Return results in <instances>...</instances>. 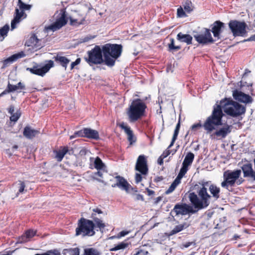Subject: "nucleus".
I'll return each instance as SVG.
<instances>
[{
  "label": "nucleus",
  "instance_id": "423d86ee",
  "mask_svg": "<svg viewBox=\"0 0 255 255\" xmlns=\"http://www.w3.org/2000/svg\"><path fill=\"white\" fill-rule=\"evenodd\" d=\"M147 106L145 102L141 99L132 100L127 111L128 120L135 122L141 119L145 115Z\"/></svg>",
  "mask_w": 255,
  "mask_h": 255
},
{
  "label": "nucleus",
  "instance_id": "4d7b16f0",
  "mask_svg": "<svg viewBox=\"0 0 255 255\" xmlns=\"http://www.w3.org/2000/svg\"><path fill=\"white\" fill-rule=\"evenodd\" d=\"M87 152L88 150L86 148H83L80 151L79 154L80 155H85Z\"/></svg>",
  "mask_w": 255,
  "mask_h": 255
},
{
  "label": "nucleus",
  "instance_id": "f704fd0d",
  "mask_svg": "<svg viewBox=\"0 0 255 255\" xmlns=\"http://www.w3.org/2000/svg\"><path fill=\"white\" fill-rule=\"evenodd\" d=\"M18 191L16 194V196L18 197L20 194L24 193V189L26 187L24 181L18 180Z\"/></svg>",
  "mask_w": 255,
  "mask_h": 255
},
{
  "label": "nucleus",
  "instance_id": "338daca9",
  "mask_svg": "<svg viewBox=\"0 0 255 255\" xmlns=\"http://www.w3.org/2000/svg\"><path fill=\"white\" fill-rule=\"evenodd\" d=\"M12 149H17L18 148V146L17 145H14L12 147Z\"/></svg>",
  "mask_w": 255,
  "mask_h": 255
},
{
  "label": "nucleus",
  "instance_id": "49530a36",
  "mask_svg": "<svg viewBox=\"0 0 255 255\" xmlns=\"http://www.w3.org/2000/svg\"><path fill=\"white\" fill-rule=\"evenodd\" d=\"M171 153V150L169 148H167L165 150H164L162 154L161 155V157L162 158H165L167 157Z\"/></svg>",
  "mask_w": 255,
  "mask_h": 255
},
{
  "label": "nucleus",
  "instance_id": "f3484780",
  "mask_svg": "<svg viewBox=\"0 0 255 255\" xmlns=\"http://www.w3.org/2000/svg\"><path fill=\"white\" fill-rule=\"evenodd\" d=\"M115 178L116 180V182L112 185V187H118L126 191L129 190L130 185L123 177L118 175L116 176Z\"/></svg>",
  "mask_w": 255,
  "mask_h": 255
},
{
  "label": "nucleus",
  "instance_id": "5701e85b",
  "mask_svg": "<svg viewBox=\"0 0 255 255\" xmlns=\"http://www.w3.org/2000/svg\"><path fill=\"white\" fill-rule=\"evenodd\" d=\"M36 232L33 230L26 231L24 234L19 238L18 242L19 243H26L36 235Z\"/></svg>",
  "mask_w": 255,
  "mask_h": 255
},
{
  "label": "nucleus",
  "instance_id": "2f4dec72",
  "mask_svg": "<svg viewBox=\"0 0 255 255\" xmlns=\"http://www.w3.org/2000/svg\"><path fill=\"white\" fill-rule=\"evenodd\" d=\"M206 122V121H205V122L204 123V124L202 125L201 122H200L199 123H196V124H195L194 125H193L190 129L191 130V131H193V132H196V131H197L199 129H200V128H201L202 127H203V128H204V129L206 130V132L207 133H210L212 131H208L205 128V127H204V125H205V123Z\"/></svg>",
  "mask_w": 255,
  "mask_h": 255
},
{
  "label": "nucleus",
  "instance_id": "5fc2aeb1",
  "mask_svg": "<svg viewBox=\"0 0 255 255\" xmlns=\"http://www.w3.org/2000/svg\"><path fill=\"white\" fill-rule=\"evenodd\" d=\"M146 191L148 196H152L155 194V192L154 191L150 190L147 188L146 189Z\"/></svg>",
  "mask_w": 255,
  "mask_h": 255
},
{
  "label": "nucleus",
  "instance_id": "dca6fc26",
  "mask_svg": "<svg viewBox=\"0 0 255 255\" xmlns=\"http://www.w3.org/2000/svg\"><path fill=\"white\" fill-rule=\"evenodd\" d=\"M233 97L235 100L246 104L251 103L253 101V98L250 95L238 90L233 91Z\"/></svg>",
  "mask_w": 255,
  "mask_h": 255
},
{
  "label": "nucleus",
  "instance_id": "a878e982",
  "mask_svg": "<svg viewBox=\"0 0 255 255\" xmlns=\"http://www.w3.org/2000/svg\"><path fill=\"white\" fill-rule=\"evenodd\" d=\"M38 133V130L32 129L29 127L26 126L24 128L23 134L27 138L32 139Z\"/></svg>",
  "mask_w": 255,
  "mask_h": 255
},
{
  "label": "nucleus",
  "instance_id": "7c9ffc66",
  "mask_svg": "<svg viewBox=\"0 0 255 255\" xmlns=\"http://www.w3.org/2000/svg\"><path fill=\"white\" fill-rule=\"evenodd\" d=\"M83 255H100V253L95 248H87L84 250Z\"/></svg>",
  "mask_w": 255,
  "mask_h": 255
},
{
  "label": "nucleus",
  "instance_id": "052dcab7",
  "mask_svg": "<svg viewBox=\"0 0 255 255\" xmlns=\"http://www.w3.org/2000/svg\"><path fill=\"white\" fill-rule=\"evenodd\" d=\"M163 179V178L162 176H157L154 178V181L155 182H158L159 181H161Z\"/></svg>",
  "mask_w": 255,
  "mask_h": 255
},
{
  "label": "nucleus",
  "instance_id": "1a4fd4ad",
  "mask_svg": "<svg viewBox=\"0 0 255 255\" xmlns=\"http://www.w3.org/2000/svg\"><path fill=\"white\" fill-rule=\"evenodd\" d=\"M241 170L237 169L234 171L227 170L223 174L224 181L221 185L223 188L228 189L229 187H234L236 181L241 175Z\"/></svg>",
  "mask_w": 255,
  "mask_h": 255
},
{
  "label": "nucleus",
  "instance_id": "de8ad7c7",
  "mask_svg": "<svg viewBox=\"0 0 255 255\" xmlns=\"http://www.w3.org/2000/svg\"><path fill=\"white\" fill-rule=\"evenodd\" d=\"M129 233V231H122L119 233L116 237V238L120 239L123 237H124L128 235Z\"/></svg>",
  "mask_w": 255,
  "mask_h": 255
},
{
  "label": "nucleus",
  "instance_id": "9d476101",
  "mask_svg": "<svg viewBox=\"0 0 255 255\" xmlns=\"http://www.w3.org/2000/svg\"><path fill=\"white\" fill-rule=\"evenodd\" d=\"M229 27L234 37H244L247 34V24L245 21L231 20L228 23Z\"/></svg>",
  "mask_w": 255,
  "mask_h": 255
},
{
  "label": "nucleus",
  "instance_id": "4be33fe9",
  "mask_svg": "<svg viewBox=\"0 0 255 255\" xmlns=\"http://www.w3.org/2000/svg\"><path fill=\"white\" fill-rule=\"evenodd\" d=\"M53 59L65 69L67 68L70 62V60L66 57L62 55L61 52L57 53L56 55L53 57Z\"/></svg>",
  "mask_w": 255,
  "mask_h": 255
},
{
  "label": "nucleus",
  "instance_id": "412c9836",
  "mask_svg": "<svg viewBox=\"0 0 255 255\" xmlns=\"http://www.w3.org/2000/svg\"><path fill=\"white\" fill-rule=\"evenodd\" d=\"M7 112L11 115L9 118L10 121L14 123L17 122L21 115L20 109L17 110L16 112L14 113V106L13 105H10L8 107Z\"/></svg>",
  "mask_w": 255,
  "mask_h": 255
},
{
  "label": "nucleus",
  "instance_id": "3c124183",
  "mask_svg": "<svg viewBox=\"0 0 255 255\" xmlns=\"http://www.w3.org/2000/svg\"><path fill=\"white\" fill-rule=\"evenodd\" d=\"M193 244V242H190L184 243V244H183L182 245V248H181L182 249L187 248L189 247H190Z\"/></svg>",
  "mask_w": 255,
  "mask_h": 255
},
{
  "label": "nucleus",
  "instance_id": "a19ab883",
  "mask_svg": "<svg viewBox=\"0 0 255 255\" xmlns=\"http://www.w3.org/2000/svg\"><path fill=\"white\" fill-rule=\"evenodd\" d=\"M9 27L8 25H5L0 28V35L4 37L7 35Z\"/></svg>",
  "mask_w": 255,
  "mask_h": 255
},
{
  "label": "nucleus",
  "instance_id": "39448f33",
  "mask_svg": "<svg viewBox=\"0 0 255 255\" xmlns=\"http://www.w3.org/2000/svg\"><path fill=\"white\" fill-rule=\"evenodd\" d=\"M225 27L224 23L220 20L215 21L211 25V30L204 28L202 34H198L194 36L195 40L200 44H206L213 43L215 40L212 38L211 31L214 36L218 40L220 39V34L222 32V29Z\"/></svg>",
  "mask_w": 255,
  "mask_h": 255
},
{
  "label": "nucleus",
  "instance_id": "c756f323",
  "mask_svg": "<svg viewBox=\"0 0 255 255\" xmlns=\"http://www.w3.org/2000/svg\"><path fill=\"white\" fill-rule=\"evenodd\" d=\"M129 243H128L126 241H125L115 245L114 247L110 249V251L111 252H114L118 250H124L127 248L129 246Z\"/></svg>",
  "mask_w": 255,
  "mask_h": 255
},
{
  "label": "nucleus",
  "instance_id": "0eeeda50",
  "mask_svg": "<svg viewBox=\"0 0 255 255\" xmlns=\"http://www.w3.org/2000/svg\"><path fill=\"white\" fill-rule=\"evenodd\" d=\"M135 170L139 172V173H136L135 175V183H138L142 181V176H146L148 173L147 157L145 155L142 154L138 156L135 164Z\"/></svg>",
  "mask_w": 255,
  "mask_h": 255
},
{
  "label": "nucleus",
  "instance_id": "37998d69",
  "mask_svg": "<svg viewBox=\"0 0 255 255\" xmlns=\"http://www.w3.org/2000/svg\"><path fill=\"white\" fill-rule=\"evenodd\" d=\"M137 250L136 253L133 255H149L148 252L145 250L141 249H138Z\"/></svg>",
  "mask_w": 255,
  "mask_h": 255
},
{
  "label": "nucleus",
  "instance_id": "cd10ccee",
  "mask_svg": "<svg viewBox=\"0 0 255 255\" xmlns=\"http://www.w3.org/2000/svg\"><path fill=\"white\" fill-rule=\"evenodd\" d=\"M94 167L98 170L105 171L106 168L105 164L103 163L102 159L97 156L94 162Z\"/></svg>",
  "mask_w": 255,
  "mask_h": 255
},
{
  "label": "nucleus",
  "instance_id": "c03bdc74",
  "mask_svg": "<svg viewBox=\"0 0 255 255\" xmlns=\"http://www.w3.org/2000/svg\"><path fill=\"white\" fill-rule=\"evenodd\" d=\"M7 88L10 93L17 90L16 85H12L9 82L8 83Z\"/></svg>",
  "mask_w": 255,
  "mask_h": 255
},
{
  "label": "nucleus",
  "instance_id": "a211bd4d",
  "mask_svg": "<svg viewBox=\"0 0 255 255\" xmlns=\"http://www.w3.org/2000/svg\"><path fill=\"white\" fill-rule=\"evenodd\" d=\"M244 173V177H250L253 180H255V171L252 167V164L247 162L241 167Z\"/></svg>",
  "mask_w": 255,
  "mask_h": 255
},
{
  "label": "nucleus",
  "instance_id": "6ab92c4d",
  "mask_svg": "<svg viewBox=\"0 0 255 255\" xmlns=\"http://www.w3.org/2000/svg\"><path fill=\"white\" fill-rule=\"evenodd\" d=\"M119 127L123 129L124 130L125 133L128 135V139L129 142V144L132 145L133 143H134L136 138L134 137L133 131L127 125H125L124 123H122L120 124Z\"/></svg>",
  "mask_w": 255,
  "mask_h": 255
},
{
  "label": "nucleus",
  "instance_id": "603ef678",
  "mask_svg": "<svg viewBox=\"0 0 255 255\" xmlns=\"http://www.w3.org/2000/svg\"><path fill=\"white\" fill-rule=\"evenodd\" d=\"M102 170H98V171L97 172H95L94 173V175L95 176H98V177H103V173L101 171Z\"/></svg>",
  "mask_w": 255,
  "mask_h": 255
},
{
  "label": "nucleus",
  "instance_id": "c9c22d12",
  "mask_svg": "<svg viewBox=\"0 0 255 255\" xmlns=\"http://www.w3.org/2000/svg\"><path fill=\"white\" fill-rule=\"evenodd\" d=\"M35 255H61L60 251L57 249L48 250L42 254H36Z\"/></svg>",
  "mask_w": 255,
  "mask_h": 255
},
{
  "label": "nucleus",
  "instance_id": "58836bf2",
  "mask_svg": "<svg viewBox=\"0 0 255 255\" xmlns=\"http://www.w3.org/2000/svg\"><path fill=\"white\" fill-rule=\"evenodd\" d=\"M76 137H85V128L75 132L73 135L70 136V139H73Z\"/></svg>",
  "mask_w": 255,
  "mask_h": 255
},
{
  "label": "nucleus",
  "instance_id": "393cba45",
  "mask_svg": "<svg viewBox=\"0 0 255 255\" xmlns=\"http://www.w3.org/2000/svg\"><path fill=\"white\" fill-rule=\"evenodd\" d=\"M85 137L97 140L99 139V134L97 130L90 128H85Z\"/></svg>",
  "mask_w": 255,
  "mask_h": 255
},
{
  "label": "nucleus",
  "instance_id": "e2e57ef3",
  "mask_svg": "<svg viewBox=\"0 0 255 255\" xmlns=\"http://www.w3.org/2000/svg\"><path fill=\"white\" fill-rule=\"evenodd\" d=\"M180 128V120L179 119L177 124L176 125L175 129L179 130Z\"/></svg>",
  "mask_w": 255,
  "mask_h": 255
},
{
  "label": "nucleus",
  "instance_id": "13d9d810",
  "mask_svg": "<svg viewBox=\"0 0 255 255\" xmlns=\"http://www.w3.org/2000/svg\"><path fill=\"white\" fill-rule=\"evenodd\" d=\"M136 199L137 200L144 201V197L143 195L141 194H137L136 196Z\"/></svg>",
  "mask_w": 255,
  "mask_h": 255
},
{
  "label": "nucleus",
  "instance_id": "bf43d9fd",
  "mask_svg": "<svg viewBox=\"0 0 255 255\" xmlns=\"http://www.w3.org/2000/svg\"><path fill=\"white\" fill-rule=\"evenodd\" d=\"M9 91L8 89L6 88L0 94V97L4 96V95L7 94V93H9Z\"/></svg>",
  "mask_w": 255,
  "mask_h": 255
},
{
  "label": "nucleus",
  "instance_id": "7ed1b4c3",
  "mask_svg": "<svg viewBox=\"0 0 255 255\" xmlns=\"http://www.w3.org/2000/svg\"><path fill=\"white\" fill-rule=\"evenodd\" d=\"M209 191L212 195L207 192V189L203 185L202 187L198 188L197 192L189 193V200L193 206L197 210L207 208L210 204V199L213 197L215 200L218 199L220 196V188L215 184H211L209 186Z\"/></svg>",
  "mask_w": 255,
  "mask_h": 255
},
{
  "label": "nucleus",
  "instance_id": "ddd939ff",
  "mask_svg": "<svg viewBox=\"0 0 255 255\" xmlns=\"http://www.w3.org/2000/svg\"><path fill=\"white\" fill-rule=\"evenodd\" d=\"M175 213V215H185L188 213H194L196 211L194 210L192 207L186 203L176 204L171 211Z\"/></svg>",
  "mask_w": 255,
  "mask_h": 255
},
{
  "label": "nucleus",
  "instance_id": "774afa93",
  "mask_svg": "<svg viewBox=\"0 0 255 255\" xmlns=\"http://www.w3.org/2000/svg\"><path fill=\"white\" fill-rule=\"evenodd\" d=\"M251 71L248 69H246L245 70V74L248 73H250Z\"/></svg>",
  "mask_w": 255,
  "mask_h": 255
},
{
  "label": "nucleus",
  "instance_id": "aec40b11",
  "mask_svg": "<svg viewBox=\"0 0 255 255\" xmlns=\"http://www.w3.org/2000/svg\"><path fill=\"white\" fill-rule=\"evenodd\" d=\"M69 151L68 147L67 146H61L58 150H54L53 152L55 154L54 158L58 162L61 161L64 156Z\"/></svg>",
  "mask_w": 255,
  "mask_h": 255
},
{
  "label": "nucleus",
  "instance_id": "bb28decb",
  "mask_svg": "<svg viewBox=\"0 0 255 255\" xmlns=\"http://www.w3.org/2000/svg\"><path fill=\"white\" fill-rule=\"evenodd\" d=\"M177 39L180 42H185L187 44L190 45L192 44V37L189 34L179 32L177 35Z\"/></svg>",
  "mask_w": 255,
  "mask_h": 255
},
{
  "label": "nucleus",
  "instance_id": "9b49d317",
  "mask_svg": "<svg viewBox=\"0 0 255 255\" xmlns=\"http://www.w3.org/2000/svg\"><path fill=\"white\" fill-rule=\"evenodd\" d=\"M25 45L31 47L33 50L36 51L44 46V40L42 38H38L35 33H31L26 40Z\"/></svg>",
  "mask_w": 255,
  "mask_h": 255
},
{
  "label": "nucleus",
  "instance_id": "69168bd1",
  "mask_svg": "<svg viewBox=\"0 0 255 255\" xmlns=\"http://www.w3.org/2000/svg\"><path fill=\"white\" fill-rule=\"evenodd\" d=\"M14 251H9L7 254H4V255H11L14 252Z\"/></svg>",
  "mask_w": 255,
  "mask_h": 255
},
{
  "label": "nucleus",
  "instance_id": "72a5a7b5",
  "mask_svg": "<svg viewBox=\"0 0 255 255\" xmlns=\"http://www.w3.org/2000/svg\"><path fill=\"white\" fill-rule=\"evenodd\" d=\"M188 170V167L182 164V167L180 170L179 173H178L176 179L181 181V179L185 175Z\"/></svg>",
  "mask_w": 255,
  "mask_h": 255
},
{
  "label": "nucleus",
  "instance_id": "09e8293b",
  "mask_svg": "<svg viewBox=\"0 0 255 255\" xmlns=\"http://www.w3.org/2000/svg\"><path fill=\"white\" fill-rule=\"evenodd\" d=\"M80 62L81 59L78 58L74 62H72L71 64V69H73L76 65L80 64Z\"/></svg>",
  "mask_w": 255,
  "mask_h": 255
},
{
  "label": "nucleus",
  "instance_id": "6e6d98bb",
  "mask_svg": "<svg viewBox=\"0 0 255 255\" xmlns=\"http://www.w3.org/2000/svg\"><path fill=\"white\" fill-rule=\"evenodd\" d=\"M255 41V34L252 35L250 37L247 39H245L244 41Z\"/></svg>",
  "mask_w": 255,
  "mask_h": 255
},
{
  "label": "nucleus",
  "instance_id": "e433bc0d",
  "mask_svg": "<svg viewBox=\"0 0 255 255\" xmlns=\"http://www.w3.org/2000/svg\"><path fill=\"white\" fill-rule=\"evenodd\" d=\"M170 43L168 44V50L169 51H177L181 49L180 46H175L174 45V39L173 38H171Z\"/></svg>",
  "mask_w": 255,
  "mask_h": 255
},
{
  "label": "nucleus",
  "instance_id": "2eb2a0df",
  "mask_svg": "<svg viewBox=\"0 0 255 255\" xmlns=\"http://www.w3.org/2000/svg\"><path fill=\"white\" fill-rule=\"evenodd\" d=\"M231 132V126L228 124H225V126L219 129L216 130L213 132L211 136L213 138L217 139H223L226 137V136Z\"/></svg>",
  "mask_w": 255,
  "mask_h": 255
},
{
  "label": "nucleus",
  "instance_id": "f8f14e48",
  "mask_svg": "<svg viewBox=\"0 0 255 255\" xmlns=\"http://www.w3.org/2000/svg\"><path fill=\"white\" fill-rule=\"evenodd\" d=\"M66 13L65 10H61L60 13V16L57 18L55 22L46 27L47 30L54 31L64 26L68 21Z\"/></svg>",
  "mask_w": 255,
  "mask_h": 255
},
{
  "label": "nucleus",
  "instance_id": "f257e3e1",
  "mask_svg": "<svg viewBox=\"0 0 255 255\" xmlns=\"http://www.w3.org/2000/svg\"><path fill=\"white\" fill-rule=\"evenodd\" d=\"M224 112L228 116L236 118L245 114L246 107L231 98H225L220 101V104H216L213 107L211 115L206 120L205 128L208 131H213L218 126L222 125Z\"/></svg>",
  "mask_w": 255,
  "mask_h": 255
},
{
  "label": "nucleus",
  "instance_id": "4468645a",
  "mask_svg": "<svg viewBox=\"0 0 255 255\" xmlns=\"http://www.w3.org/2000/svg\"><path fill=\"white\" fill-rule=\"evenodd\" d=\"M53 66V61L50 60L47 61V63L41 68H38L36 66H34L32 68H28L27 70L33 74L43 76Z\"/></svg>",
  "mask_w": 255,
  "mask_h": 255
},
{
  "label": "nucleus",
  "instance_id": "c85d7f7f",
  "mask_svg": "<svg viewBox=\"0 0 255 255\" xmlns=\"http://www.w3.org/2000/svg\"><path fill=\"white\" fill-rule=\"evenodd\" d=\"M194 158V154L191 152H188L185 156L182 164L188 167L193 162Z\"/></svg>",
  "mask_w": 255,
  "mask_h": 255
},
{
  "label": "nucleus",
  "instance_id": "b1692460",
  "mask_svg": "<svg viewBox=\"0 0 255 255\" xmlns=\"http://www.w3.org/2000/svg\"><path fill=\"white\" fill-rule=\"evenodd\" d=\"M24 55H25L23 52H21L11 55V56L3 61V67H5L7 66L8 65L16 61L18 58L24 57Z\"/></svg>",
  "mask_w": 255,
  "mask_h": 255
},
{
  "label": "nucleus",
  "instance_id": "20e7f679",
  "mask_svg": "<svg viewBox=\"0 0 255 255\" xmlns=\"http://www.w3.org/2000/svg\"><path fill=\"white\" fill-rule=\"evenodd\" d=\"M91 218L93 220L82 217L78 221L77 227L75 230L76 235L93 236L96 234L95 230L98 231L97 228L101 230L105 228V224L101 218L97 217V214L92 213Z\"/></svg>",
  "mask_w": 255,
  "mask_h": 255
},
{
  "label": "nucleus",
  "instance_id": "4c0bfd02",
  "mask_svg": "<svg viewBox=\"0 0 255 255\" xmlns=\"http://www.w3.org/2000/svg\"><path fill=\"white\" fill-rule=\"evenodd\" d=\"M184 228V225L183 224H180L176 226L170 232V235H173L177 234L183 230Z\"/></svg>",
  "mask_w": 255,
  "mask_h": 255
},
{
  "label": "nucleus",
  "instance_id": "f03ea898",
  "mask_svg": "<svg viewBox=\"0 0 255 255\" xmlns=\"http://www.w3.org/2000/svg\"><path fill=\"white\" fill-rule=\"evenodd\" d=\"M123 51L121 44L107 43L101 47L96 45L87 52L85 60L90 66L101 64L103 62L109 67L115 65L116 60L120 57Z\"/></svg>",
  "mask_w": 255,
  "mask_h": 255
},
{
  "label": "nucleus",
  "instance_id": "8fccbe9b",
  "mask_svg": "<svg viewBox=\"0 0 255 255\" xmlns=\"http://www.w3.org/2000/svg\"><path fill=\"white\" fill-rule=\"evenodd\" d=\"M16 85L17 89H20V90H25V85L22 83L21 82H18Z\"/></svg>",
  "mask_w": 255,
  "mask_h": 255
},
{
  "label": "nucleus",
  "instance_id": "a18cd8bd",
  "mask_svg": "<svg viewBox=\"0 0 255 255\" xmlns=\"http://www.w3.org/2000/svg\"><path fill=\"white\" fill-rule=\"evenodd\" d=\"M177 15L179 17H183V16H185V15H186L182 7L181 6L177 9Z\"/></svg>",
  "mask_w": 255,
  "mask_h": 255
},
{
  "label": "nucleus",
  "instance_id": "6e6552de",
  "mask_svg": "<svg viewBox=\"0 0 255 255\" xmlns=\"http://www.w3.org/2000/svg\"><path fill=\"white\" fill-rule=\"evenodd\" d=\"M17 6L18 8H15L14 18L11 22L12 29L16 27V24L19 23L22 18H25L26 17L27 15L24 12V10H29L32 7L31 5L25 4L22 0H18Z\"/></svg>",
  "mask_w": 255,
  "mask_h": 255
},
{
  "label": "nucleus",
  "instance_id": "ea45409f",
  "mask_svg": "<svg viewBox=\"0 0 255 255\" xmlns=\"http://www.w3.org/2000/svg\"><path fill=\"white\" fill-rule=\"evenodd\" d=\"M184 9L188 13H190L193 10V8H192V2L190 0H187L185 1V4L184 5Z\"/></svg>",
  "mask_w": 255,
  "mask_h": 255
},
{
  "label": "nucleus",
  "instance_id": "79ce46f5",
  "mask_svg": "<svg viewBox=\"0 0 255 255\" xmlns=\"http://www.w3.org/2000/svg\"><path fill=\"white\" fill-rule=\"evenodd\" d=\"M179 130H176V129L174 130V134H173V135L172 138V140L170 142V145L168 146V148H170L173 145L175 140H176V139L177 138V136H178V135L179 133Z\"/></svg>",
  "mask_w": 255,
  "mask_h": 255
},
{
  "label": "nucleus",
  "instance_id": "680f3d73",
  "mask_svg": "<svg viewBox=\"0 0 255 255\" xmlns=\"http://www.w3.org/2000/svg\"><path fill=\"white\" fill-rule=\"evenodd\" d=\"M244 181V179H243L242 178H241L240 179H238L237 181H236V183L237 185H240L241 184H242L243 183V182Z\"/></svg>",
  "mask_w": 255,
  "mask_h": 255
},
{
  "label": "nucleus",
  "instance_id": "0e129e2a",
  "mask_svg": "<svg viewBox=\"0 0 255 255\" xmlns=\"http://www.w3.org/2000/svg\"><path fill=\"white\" fill-rule=\"evenodd\" d=\"M163 159L164 158H161V156H160L159 157V158L158 159V162L159 164L162 165L163 164Z\"/></svg>",
  "mask_w": 255,
  "mask_h": 255
},
{
  "label": "nucleus",
  "instance_id": "864d4df0",
  "mask_svg": "<svg viewBox=\"0 0 255 255\" xmlns=\"http://www.w3.org/2000/svg\"><path fill=\"white\" fill-rule=\"evenodd\" d=\"M93 213H95L96 214V213H98V214H102L103 213V211L99 208H96V209H93Z\"/></svg>",
  "mask_w": 255,
  "mask_h": 255
},
{
  "label": "nucleus",
  "instance_id": "473e14b6",
  "mask_svg": "<svg viewBox=\"0 0 255 255\" xmlns=\"http://www.w3.org/2000/svg\"><path fill=\"white\" fill-rule=\"evenodd\" d=\"M180 181L175 178L169 188L165 192L166 194H169L175 190L177 185L180 183Z\"/></svg>",
  "mask_w": 255,
  "mask_h": 255
}]
</instances>
